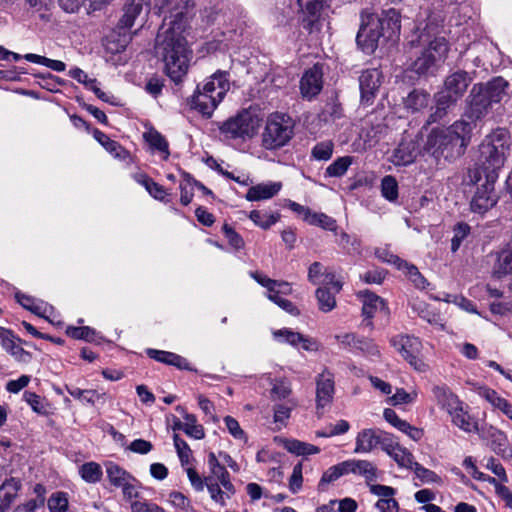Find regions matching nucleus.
I'll use <instances>...</instances> for the list:
<instances>
[{
    "mask_svg": "<svg viewBox=\"0 0 512 512\" xmlns=\"http://www.w3.org/2000/svg\"><path fill=\"white\" fill-rule=\"evenodd\" d=\"M223 232L225 234V237L227 238L229 244L239 250L244 247V240L243 238L229 225L225 224L223 226Z\"/></svg>",
    "mask_w": 512,
    "mask_h": 512,
    "instance_id": "69168bd1",
    "label": "nucleus"
},
{
    "mask_svg": "<svg viewBox=\"0 0 512 512\" xmlns=\"http://www.w3.org/2000/svg\"><path fill=\"white\" fill-rule=\"evenodd\" d=\"M261 122L262 118L256 109H245L223 122L220 133L226 139L245 141L257 134Z\"/></svg>",
    "mask_w": 512,
    "mask_h": 512,
    "instance_id": "6e6552de",
    "label": "nucleus"
},
{
    "mask_svg": "<svg viewBox=\"0 0 512 512\" xmlns=\"http://www.w3.org/2000/svg\"><path fill=\"white\" fill-rule=\"evenodd\" d=\"M208 467L210 470V475L205 478V480L217 481L221 484L223 489L228 492H235L234 485L230 481V476L225 466L221 464L220 460L217 458L215 453L210 452L208 454Z\"/></svg>",
    "mask_w": 512,
    "mask_h": 512,
    "instance_id": "aec40b11",
    "label": "nucleus"
},
{
    "mask_svg": "<svg viewBox=\"0 0 512 512\" xmlns=\"http://www.w3.org/2000/svg\"><path fill=\"white\" fill-rule=\"evenodd\" d=\"M79 473L82 479L88 483H97L102 477V469L96 462H88L83 464Z\"/></svg>",
    "mask_w": 512,
    "mask_h": 512,
    "instance_id": "79ce46f5",
    "label": "nucleus"
},
{
    "mask_svg": "<svg viewBox=\"0 0 512 512\" xmlns=\"http://www.w3.org/2000/svg\"><path fill=\"white\" fill-rule=\"evenodd\" d=\"M471 133V123L465 120L456 121L446 129H433L427 137L425 150L436 158H458L465 153Z\"/></svg>",
    "mask_w": 512,
    "mask_h": 512,
    "instance_id": "7ed1b4c3",
    "label": "nucleus"
},
{
    "mask_svg": "<svg viewBox=\"0 0 512 512\" xmlns=\"http://www.w3.org/2000/svg\"><path fill=\"white\" fill-rule=\"evenodd\" d=\"M17 341L19 339L15 337L11 330L0 327V342L3 349L14 357L15 360L28 363L31 360V354L25 351Z\"/></svg>",
    "mask_w": 512,
    "mask_h": 512,
    "instance_id": "a211bd4d",
    "label": "nucleus"
},
{
    "mask_svg": "<svg viewBox=\"0 0 512 512\" xmlns=\"http://www.w3.org/2000/svg\"><path fill=\"white\" fill-rule=\"evenodd\" d=\"M274 441L285 448L288 452L298 455L306 456L318 453L319 449L317 446L301 442L296 439H288L283 437H275Z\"/></svg>",
    "mask_w": 512,
    "mask_h": 512,
    "instance_id": "c756f323",
    "label": "nucleus"
},
{
    "mask_svg": "<svg viewBox=\"0 0 512 512\" xmlns=\"http://www.w3.org/2000/svg\"><path fill=\"white\" fill-rule=\"evenodd\" d=\"M391 344L414 369L426 370V364L419 358L422 344L417 337L398 335L391 339Z\"/></svg>",
    "mask_w": 512,
    "mask_h": 512,
    "instance_id": "f8f14e48",
    "label": "nucleus"
},
{
    "mask_svg": "<svg viewBox=\"0 0 512 512\" xmlns=\"http://www.w3.org/2000/svg\"><path fill=\"white\" fill-rule=\"evenodd\" d=\"M381 433L375 429L361 430L355 440V453H369L381 442Z\"/></svg>",
    "mask_w": 512,
    "mask_h": 512,
    "instance_id": "a878e982",
    "label": "nucleus"
},
{
    "mask_svg": "<svg viewBox=\"0 0 512 512\" xmlns=\"http://www.w3.org/2000/svg\"><path fill=\"white\" fill-rule=\"evenodd\" d=\"M294 123L290 116L283 113H272L266 121L262 133V145L273 150L286 145L293 135Z\"/></svg>",
    "mask_w": 512,
    "mask_h": 512,
    "instance_id": "9d476101",
    "label": "nucleus"
},
{
    "mask_svg": "<svg viewBox=\"0 0 512 512\" xmlns=\"http://www.w3.org/2000/svg\"><path fill=\"white\" fill-rule=\"evenodd\" d=\"M471 81L469 73L456 71L446 78L444 88L439 93L449 96V99L456 103L464 95Z\"/></svg>",
    "mask_w": 512,
    "mask_h": 512,
    "instance_id": "2eb2a0df",
    "label": "nucleus"
},
{
    "mask_svg": "<svg viewBox=\"0 0 512 512\" xmlns=\"http://www.w3.org/2000/svg\"><path fill=\"white\" fill-rule=\"evenodd\" d=\"M352 163V156H342L337 158L326 168L325 177L339 178L344 176Z\"/></svg>",
    "mask_w": 512,
    "mask_h": 512,
    "instance_id": "58836bf2",
    "label": "nucleus"
},
{
    "mask_svg": "<svg viewBox=\"0 0 512 512\" xmlns=\"http://www.w3.org/2000/svg\"><path fill=\"white\" fill-rule=\"evenodd\" d=\"M399 13L394 9L382 12L381 15L364 11L361 25L356 36L357 44L367 53H373L381 38L392 39L400 32Z\"/></svg>",
    "mask_w": 512,
    "mask_h": 512,
    "instance_id": "20e7f679",
    "label": "nucleus"
},
{
    "mask_svg": "<svg viewBox=\"0 0 512 512\" xmlns=\"http://www.w3.org/2000/svg\"><path fill=\"white\" fill-rule=\"evenodd\" d=\"M478 394L497 409H499L503 402L506 400L502 398L495 390L488 387H480Z\"/></svg>",
    "mask_w": 512,
    "mask_h": 512,
    "instance_id": "bf43d9fd",
    "label": "nucleus"
},
{
    "mask_svg": "<svg viewBox=\"0 0 512 512\" xmlns=\"http://www.w3.org/2000/svg\"><path fill=\"white\" fill-rule=\"evenodd\" d=\"M301 12V19L305 29L318 30L320 20L319 0H297Z\"/></svg>",
    "mask_w": 512,
    "mask_h": 512,
    "instance_id": "412c9836",
    "label": "nucleus"
},
{
    "mask_svg": "<svg viewBox=\"0 0 512 512\" xmlns=\"http://www.w3.org/2000/svg\"><path fill=\"white\" fill-rule=\"evenodd\" d=\"M295 404H277L274 406V422L285 424L286 420L290 417L291 411Z\"/></svg>",
    "mask_w": 512,
    "mask_h": 512,
    "instance_id": "e2e57ef3",
    "label": "nucleus"
},
{
    "mask_svg": "<svg viewBox=\"0 0 512 512\" xmlns=\"http://www.w3.org/2000/svg\"><path fill=\"white\" fill-rule=\"evenodd\" d=\"M470 226L467 223H458L455 225L453 238L451 240V250L456 252L461 246L462 241L470 234Z\"/></svg>",
    "mask_w": 512,
    "mask_h": 512,
    "instance_id": "09e8293b",
    "label": "nucleus"
},
{
    "mask_svg": "<svg viewBox=\"0 0 512 512\" xmlns=\"http://www.w3.org/2000/svg\"><path fill=\"white\" fill-rule=\"evenodd\" d=\"M66 334L74 339L85 340L92 342L95 340L96 332L94 329L88 326L82 327H68Z\"/></svg>",
    "mask_w": 512,
    "mask_h": 512,
    "instance_id": "8fccbe9b",
    "label": "nucleus"
},
{
    "mask_svg": "<svg viewBox=\"0 0 512 512\" xmlns=\"http://www.w3.org/2000/svg\"><path fill=\"white\" fill-rule=\"evenodd\" d=\"M350 424L346 420H338L336 423H327L322 428V437H333L345 434L349 431Z\"/></svg>",
    "mask_w": 512,
    "mask_h": 512,
    "instance_id": "c03bdc74",
    "label": "nucleus"
},
{
    "mask_svg": "<svg viewBox=\"0 0 512 512\" xmlns=\"http://www.w3.org/2000/svg\"><path fill=\"white\" fill-rule=\"evenodd\" d=\"M432 393L438 405L445 409L448 414L452 411H455L457 407H460V405L463 404L459 398L445 385L434 386L432 388Z\"/></svg>",
    "mask_w": 512,
    "mask_h": 512,
    "instance_id": "c85d7f7f",
    "label": "nucleus"
},
{
    "mask_svg": "<svg viewBox=\"0 0 512 512\" xmlns=\"http://www.w3.org/2000/svg\"><path fill=\"white\" fill-rule=\"evenodd\" d=\"M230 88L228 73L215 72L192 96L191 106L203 116L210 117Z\"/></svg>",
    "mask_w": 512,
    "mask_h": 512,
    "instance_id": "0eeeda50",
    "label": "nucleus"
},
{
    "mask_svg": "<svg viewBox=\"0 0 512 512\" xmlns=\"http://www.w3.org/2000/svg\"><path fill=\"white\" fill-rule=\"evenodd\" d=\"M154 9L163 15L156 38V53L165 63L167 75L175 83L182 81L190 61V51L183 36L193 16L192 0H156Z\"/></svg>",
    "mask_w": 512,
    "mask_h": 512,
    "instance_id": "f257e3e1",
    "label": "nucleus"
},
{
    "mask_svg": "<svg viewBox=\"0 0 512 512\" xmlns=\"http://www.w3.org/2000/svg\"><path fill=\"white\" fill-rule=\"evenodd\" d=\"M418 154V145L412 139L404 138L394 149L391 162L397 166H407L414 162Z\"/></svg>",
    "mask_w": 512,
    "mask_h": 512,
    "instance_id": "6ab92c4d",
    "label": "nucleus"
},
{
    "mask_svg": "<svg viewBox=\"0 0 512 512\" xmlns=\"http://www.w3.org/2000/svg\"><path fill=\"white\" fill-rule=\"evenodd\" d=\"M381 192L383 197L389 201H394L398 197V184L393 176H385L381 182Z\"/></svg>",
    "mask_w": 512,
    "mask_h": 512,
    "instance_id": "de8ad7c7",
    "label": "nucleus"
},
{
    "mask_svg": "<svg viewBox=\"0 0 512 512\" xmlns=\"http://www.w3.org/2000/svg\"><path fill=\"white\" fill-rule=\"evenodd\" d=\"M94 138L114 157L124 159L127 155V152L125 149L122 148V146L109 138L108 135L101 132L100 130L94 131Z\"/></svg>",
    "mask_w": 512,
    "mask_h": 512,
    "instance_id": "f704fd0d",
    "label": "nucleus"
},
{
    "mask_svg": "<svg viewBox=\"0 0 512 512\" xmlns=\"http://www.w3.org/2000/svg\"><path fill=\"white\" fill-rule=\"evenodd\" d=\"M343 280L335 273L322 274V312H330L336 307V295L341 291Z\"/></svg>",
    "mask_w": 512,
    "mask_h": 512,
    "instance_id": "4468645a",
    "label": "nucleus"
},
{
    "mask_svg": "<svg viewBox=\"0 0 512 512\" xmlns=\"http://www.w3.org/2000/svg\"><path fill=\"white\" fill-rule=\"evenodd\" d=\"M68 497L65 492H55L48 499L50 512H66L68 508Z\"/></svg>",
    "mask_w": 512,
    "mask_h": 512,
    "instance_id": "a18cd8bd",
    "label": "nucleus"
},
{
    "mask_svg": "<svg viewBox=\"0 0 512 512\" xmlns=\"http://www.w3.org/2000/svg\"><path fill=\"white\" fill-rule=\"evenodd\" d=\"M194 180L189 176H185V180L180 183V202L183 205H188L193 199Z\"/></svg>",
    "mask_w": 512,
    "mask_h": 512,
    "instance_id": "4d7b16f0",
    "label": "nucleus"
},
{
    "mask_svg": "<svg viewBox=\"0 0 512 512\" xmlns=\"http://www.w3.org/2000/svg\"><path fill=\"white\" fill-rule=\"evenodd\" d=\"M68 393L75 399L81 401L82 403H87L90 405H95L99 402L104 401V394L99 393L96 390L91 389H80L78 387H66Z\"/></svg>",
    "mask_w": 512,
    "mask_h": 512,
    "instance_id": "72a5a7b5",
    "label": "nucleus"
},
{
    "mask_svg": "<svg viewBox=\"0 0 512 512\" xmlns=\"http://www.w3.org/2000/svg\"><path fill=\"white\" fill-rule=\"evenodd\" d=\"M369 490L372 494L379 497V499H390L394 498L396 490L393 487L380 485V484H369Z\"/></svg>",
    "mask_w": 512,
    "mask_h": 512,
    "instance_id": "0e129e2a",
    "label": "nucleus"
},
{
    "mask_svg": "<svg viewBox=\"0 0 512 512\" xmlns=\"http://www.w3.org/2000/svg\"><path fill=\"white\" fill-rule=\"evenodd\" d=\"M251 276L263 287L267 289V298L273 300L274 297L283 298L292 293L291 284L285 281H277L257 273H251Z\"/></svg>",
    "mask_w": 512,
    "mask_h": 512,
    "instance_id": "5701e85b",
    "label": "nucleus"
},
{
    "mask_svg": "<svg viewBox=\"0 0 512 512\" xmlns=\"http://www.w3.org/2000/svg\"><path fill=\"white\" fill-rule=\"evenodd\" d=\"M21 481L16 478L5 480L0 486V512H6L18 496Z\"/></svg>",
    "mask_w": 512,
    "mask_h": 512,
    "instance_id": "bb28decb",
    "label": "nucleus"
},
{
    "mask_svg": "<svg viewBox=\"0 0 512 512\" xmlns=\"http://www.w3.org/2000/svg\"><path fill=\"white\" fill-rule=\"evenodd\" d=\"M348 473L363 476L367 484H372L378 477L376 466L367 460H347Z\"/></svg>",
    "mask_w": 512,
    "mask_h": 512,
    "instance_id": "7c9ffc66",
    "label": "nucleus"
},
{
    "mask_svg": "<svg viewBox=\"0 0 512 512\" xmlns=\"http://www.w3.org/2000/svg\"><path fill=\"white\" fill-rule=\"evenodd\" d=\"M435 107L434 111L430 114L428 123H435L441 120L444 116H446L450 107L454 106L456 103L449 99V96H445L444 94L437 93L435 95Z\"/></svg>",
    "mask_w": 512,
    "mask_h": 512,
    "instance_id": "c9c22d12",
    "label": "nucleus"
},
{
    "mask_svg": "<svg viewBox=\"0 0 512 512\" xmlns=\"http://www.w3.org/2000/svg\"><path fill=\"white\" fill-rule=\"evenodd\" d=\"M173 441L182 466L188 465L192 457V451L190 447L183 439L179 437L178 434H174Z\"/></svg>",
    "mask_w": 512,
    "mask_h": 512,
    "instance_id": "49530a36",
    "label": "nucleus"
},
{
    "mask_svg": "<svg viewBox=\"0 0 512 512\" xmlns=\"http://www.w3.org/2000/svg\"><path fill=\"white\" fill-rule=\"evenodd\" d=\"M346 474H348L347 461H343L322 474V483H331Z\"/></svg>",
    "mask_w": 512,
    "mask_h": 512,
    "instance_id": "603ef678",
    "label": "nucleus"
},
{
    "mask_svg": "<svg viewBox=\"0 0 512 512\" xmlns=\"http://www.w3.org/2000/svg\"><path fill=\"white\" fill-rule=\"evenodd\" d=\"M322 408L327 405L331 404L333 401V396L335 393V382H334V376L329 371H322Z\"/></svg>",
    "mask_w": 512,
    "mask_h": 512,
    "instance_id": "ea45409f",
    "label": "nucleus"
},
{
    "mask_svg": "<svg viewBox=\"0 0 512 512\" xmlns=\"http://www.w3.org/2000/svg\"><path fill=\"white\" fill-rule=\"evenodd\" d=\"M147 354L150 358L155 359L158 362L173 365L179 369H189L187 360L175 353L156 349H148Z\"/></svg>",
    "mask_w": 512,
    "mask_h": 512,
    "instance_id": "2f4dec72",
    "label": "nucleus"
},
{
    "mask_svg": "<svg viewBox=\"0 0 512 512\" xmlns=\"http://www.w3.org/2000/svg\"><path fill=\"white\" fill-rule=\"evenodd\" d=\"M492 436L494 438L492 441L493 450L499 455H502L504 457L507 456V454H506V451H507L506 436L504 435V433L501 431L495 430L494 433L492 434Z\"/></svg>",
    "mask_w": 512,
    "mask_h": 512,
    "instance_id": "338daca9",
    "label": "nucleus"
},
{
    "mask_svg": "<svg viewBox=\"0 0 512 512\" xmlns=\"http://www.w3.org/2000/svg\"><path fill=\"white\" fill-rule=\"evenodd\" d=\"M430 95L423 90H413L408 94L404 101V105L412 112L419 111L429 104Z\"/></svg>",
    "mask_w": 512,
    "mask_h": 512,
    "instance_id": "e433bc0d",
    "label": "nucleus"
},
{
    "mask_svg": "<svg viewBox=\"0 0 512 512\" xmlns=\"http://www.w3.org/2000/svg\"><path fill=\"white\" fill-rule=\"evenodd\" d=\"M452 422L465 432H472L477 428L476 423L472 420L470 415L464 411L463 404L457 407L455 411L449 413Z\"/></svg>",
    "mask_w": 512,
    "mask_h": 512,
    "instance_id": "4c0bfd02",
    "label": "nucleus"
},
{
    "mask_svg": "<svg viewBox=\"0 0 512 512\" xmlns=\"http://www.w3.org/2000/svg\"><path fill=\"white\" fill-rule=\"evenodd\" d=\"M300 90L307 100H312L320 93V68L317 63L302 76Z\"/></svg>",
    "mask_w": 512,
    "mask_h": 512,
    "instance_id": "4be33fe9",
    "label": "nucleus"
},
{
    "mask_svg": "<svg viewBox=\"0 0 512 512\" xmlns=\"http://www.w3.org/2000/svg\"><path fill=\"white\" fill-rule=\"evenodd\" d=\"M273 336L280 342H286L292 346L301 345L302 349L306 351L317 350V343L305 338L298 332H294L289 329H280L273 332Z\"/></svg>",
    "mask_w": 512,
    "mask_h": 512,
    "instance_id": "393cba45",
    "label": "nucleus"
},
{
    "mask_svg": "<svg viewBox=\"0 0 512 512\" xmlns=\"http://www.w3.org/2000/svg\"><path fill=\"white\" fill-rule=\"evenodd\" d=\"M391 458L400 466L411 469L413 467V455L402 446L396 448V451L392 453Z\"/></svg>",
    "mask_w": 512,
    "mask_h": 512,
    "instance_id": "5fc2aeb1",
    "label": "nucleus"
},
{
    "mask_svg": "<svg viewBox=\"0 0 512 512\" xmlns=\"http://www.w3.org/2000/svg\"><path fill=\"white\" fill-rule=\"evenodd\" d=\"M147 142L155 149L166 153L165 158L168 157L169 151H168V143L165 140V138L158 133L157 131H151L148 132L146 135Z\"/></svg>",
    "mask_w": 512,
    "mask_h": 512,
    "instance_id": "6e6d98bb",
    "label": "nucleus"
},
{
    "mask_svg": "<svg viewBox=\"0 0 512 512\" xmlns=\"http://www.w3.org/2000/svg\"><path fill=\"white\" fill-rule=\"evenodd\" d=\"M497 178L496 173L486 174L482 176V181L473 183L476 185V190L470 201L472 212L483 215L497 204L499 200L495 190Z\"/></svg>",
    "mask_w": 512,
    "mask_h": 512,
    "instance_id": "9b49d317",
    "label": "nucleus"
},
{
    "mask_svg": "<svg viewBox=\"0 0 512 512\" xmlns=\"http://www.w3.org/2000/svg\"><path fill=\"white\" fill-rule=\"evenodd\" d=\"M207 490L210 494V497L213 501L216 503H219L220 505L224 506L226 503V499H229L231 495H233L235 492H228L227 490L221 489V484L217 481L205 480Z\"/></svg>",
    "mask_w": 512,
    "mask_h": 512,
    "instance_id": "a19ab883",
    "label": "nucleus"
},
{
    "mask_svg": "<svg viewBox=\"0 0 512 512\" xmlns=\"http://www.w3.org/2000/svg\"><path fill=\"white\" fill-rule=\"evenodd\" d=\"M281 182H267L252 186L246 193L248 201L267 200L275 196L281 190Z\"/></svg>",
    "mask_w": 512,
    "mask_h": 512,
    "instance_id": "cd10ccee",
    "label": "nucleus"
},
{
    "mask_svg": "<svg viewBox=\"0 0 512 512\" xmlns=\"http://www.w3.org/2000/svg\"><path fill=\"white\" fill-rule=\"evenodd\" d=\"M357 297L362 302V316L366 321V326L373 328L372 318L379 311L386 310L385 301L378 295L368 291H359Z\"/></svg>",
    "mask_w": 512,
    "mask_h": 512,
    "instance_id": "f3484780",
    "label": "nucleus"
},
{
    "mask_svg": "<svg viewBox=\"0 0 512 512\" xmlns=\"http://www.w3.org/2000/svg\"><path fill=\"white\" fill-rule=\"evenodd\" d=\"M404 270L409 279L413 282L415 287L424 289L427 285L426 279L419 272L418 268L414 265H410L403 260L402 269Z\"/></svg>",
    "mask_w": 512,
    "mask_h": 512,
    "instance_id": "3c124183",
    "label": "nucleus"
},
{
    "mask_svg": "<svg viewBox=\"0 0 512 512\" xmlns=\"http://www.w3.org/2000/svg\"><path fill=\"white\" fill-rule=\"evenodd\" d=\"M24 399L30 405L33 411L39 414H45L46 413V406L42 400V398L33 393V392H25L24 393Z\"/></svg>",
    "mask_w": 512,
    "mask_h": 512,
    "instance_id": "680f3d73",
    "label": "nucleus"
},
{
    "mask_svg": "<svg viewBox=\"0 0 512 512\" xmlns=\"http://www.w3.org/2000/svg\"><path fill=\"white\" fill-rule=\"evenodd\" d=\"M152 0H131L124 7V14L119 20L118 29L123 30L119 33V40H114L115 33H112L107 42V49L113 53L123 51L131 40V35L126 31L129 30L135 23L137 17L142 13L147 15L150 11Z\"/></svg>",
    "mask_w": 512,
    "mask_h": 512,
    "instance_id": "1a4fd4ad",
    "label": "nucleus"
},
{
    "mask_svg": "<svg viewBox=\"0 0 512 512\" xmlns=\"http://www.w3.org/2000/svg\"><path fill=\"white\" fill-rule=\"evenodd\" d=\"M411 469L422 482L433 483L439 480V477L435 472L423 467L417 462H414Z\"/></svg>",
    "mask_w": 512,
    "mask_h": 512,
    "instance_id": "052dcab7",
    "label": "nucleus"
},
{
    "mask_svg": "<svg viewBox=\"0 0 512 512\" xmlns=\"http://www.w3.org/2000/svg\"><path fill=\"white\" fill-rule=\"evenodd\" d=\"M249 218L254 222L255 225L263 229H268L270 226L277 222V217L274 215L264 214L258 210L251 211Z\"/></svg>",
    "mask_w": 512,
    "mask_h": 512,
    "instance_id": "864d4df0",
    "label": "nucleus"
},
{
    "mask_svg": "<svg viewBox=\"0 0 512 512\" xmlns=\"http://www.w3.org/2000/svg\"><path fill=\"white\" fill-rule=\"evenodd\" d=\"M507 151L508 145L503 132H494L487 136L479 145L477 167L468 171L467 182L478 183L486 174H498L506 161Z\"/></svg>",
    "mask_w": 512,
    "mask_h": 512,
    "instance_id": "423d86ee",
    "label": "nucleus"
},
{
    "mask_svg": "<svg viewBox=\"0 0 512 512\" xmlns=\"http://www.w3.org/2000/svg\"><path fill=\"white\" fill-rule=\"evenodd\" d=\"M169 503L180 510H187L190 508L189 499L178 491H173L169 494Z\"/></svg>",
    "mask_w": 512,
    "mask_h": 512,
    "instance_id": "774afa93",
    "label": "nucleus"
},
{
    "mask_svg": "<svg viewBox=\"0 0 512 512\" xmlns=\"http://www.w3.org/2000/svg\"><path fill=\"white\" fill-rule=\"evenodd\" d=\"M417 22L416 29L419 32L417 42L419 45L427 47L413 62L412 69L421 75L428 73L445 60L448 53V44L445 38L436 36L444 22L442 11L426 9L423 13H420Z\"/></svg>",
    "mask_w": 512,
    "mask_h": 512,
    "instance_id": "f03ea898",
    "label": "nucleus"
},
{
    "mask_svg": "<svg viewBox=\"0 0 512 512\" xmlns=\"http://www.w3.org/2000/svg\"><path fill=\"white\" fill-rule=\"evenodd\" d=\"M491 277L501 280L512 275V249L507 246L490 254Z\"/></svg>",
    "mask_w": 512,
    "mask_h": 512,
    "instance_id": "dca6fc26",
    "label": "nucleus"
},
{
    "mask_svg": "<svg viewBox=\"0 0 512 512\" xmlns=\"http://www.w3.org/2000/svg\"><path fill=\"white\" fill-rule=\"evenodd\" d=\"M507 87L508 82L502 77L493 78L487 83L475 84L466 99L463 120L471 123L473 128L478 120L487 115L493 103H498L502 100L506 95Z\"/></svg>",
    "mask_w": 512,
    "mask_h": 512,
    "instance_id": "39448f33",
    "label": "nucleus"
},
{
    "mask_svg": "<svg viewBox=\"0 0 512 512\" xmlns=\"http://www.w3.org/2000/svg\"><path fill=\"white\" fill-rule=\"evenodd\" d=\"M107 478L111 485L121 488L126 481L132 480V475L113 462L105 463Z\"/></svg>",
    "mask_w": 512,
    "mask_h": 512,
    "instance_id": "473e14b6",
    "label": "nucleus"
},
{
    "mask_svg": "<svg viewBox=\"0 0 512 512\" xmlns=\"http://www.w3.org/2000/svg\"><path fill=\"white\" fill-rule=\"evenodd\" d=\"M291 393V387L285 380H275L272 382L271 397L272 399H285Z\"/></svg>",
    "mask_w": 512,
    "mask_h": 512,
    "instance_id": "13d9d810",
    "label": "nucleus"
},
{
    "mask_svg": "<svg viewBox=\"0 0 512 512\" xmlns=\"http://www.w3.org/2000/svg\"><path fill=\"white\" fill-rule=\"evenodd\" d=\"M335 339L344 348L359 349L370 355L379 354L377 347L370 340L359 338L354 333L335 335Z\"/></svg>",
    "mask_w": 512,
    "mask_h": 512,
    "instance_id": "b1692460",
    "label": "nucleus"
},
{
    "mask_svg": "<svg viewBox=\"0 0 512 512\" xmlns=\"http://www.w3.org/2000/svg\"><path fill=\"white\" fill-rule=\"evenodd\" d=\"M184 432L194 439L200 440L204 438V428L197 424L196 416L186 413L184 415Z\"/></svg>",
    "mask_w": 512,
    "mask_h": 512,
    "instance_id": "37998d69",
    "label": "nucleus"
},
{
    "mask_svg": "<svg viewBox=\"0 0 512 512\" xmlns=\"http://www.w3.org/2000/svg\"><path fill=\"white\" fill-rule=\"evenodd\" d=\"M383 75L377 68L366 69L359 76L361 102L371 105L382 84Z\"/></svg>",
    "mask_w": 512,
    "mask_h": 512,
    "instance_id": "ddd939ff",
    "label": "nucleus"
}]
</instances>
